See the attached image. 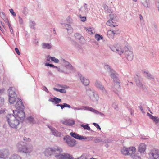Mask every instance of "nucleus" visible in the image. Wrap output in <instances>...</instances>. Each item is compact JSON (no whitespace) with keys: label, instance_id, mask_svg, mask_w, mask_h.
Instances as JSON below:
<instances>
[{"label":"nucleus","instance_id":"nucleus-53","mask_svg":"<svg viewBox=\"0 0 159 159\" xmlns=\"http://www.w3.org/2000/svg\"><path fill=\"white\" fill-rule=\"evenodd\" d=\"M93 125L96 127L97 129L101 130V128L98 124L95 123H93Z\"/></svg>","mask_w":159,"mask_h":159},{"label":"nucleus","instance_id":"nucleus-33","mask_svg":"<svg viewBox=\"0 0 159 159\" xmlns=\"http://www.w3.org/2000/svg\"><path fill=\"white\" fill-rule=\"evenodd\" d=\"M143 73L145 75V76L148 79H150V80H154V78L152 75L149 73L148 72L144 71Z\"/></svg>","mask_w":159,"mask_h":159},{"label":"nucleus","instance_id":"nucleus-28","mask_svg":"<svg viewBox=\"0 0 159 159\" xmlns=\"http://www.w3.org/2000/svg\"><path fill=\"white\" fill-rule=\"evenodd\" d=\"M93 141L95 143H99L100 142H103L104 143H109L108 139H107L106 140L102 141L101 139L99 137L95 138Z\"/></svg>","mask_w":159,"mask_h":159},{"label":"nucleus","instance_id":"nucleus-56","mask_svg":"<svg viewBox=\"0 0 159 159\" xmlns=\"http://www.w3.org/2000/svg\"><path fill=\"white\" fill-rule=\"evenodd\" d=\"M69 40L70 41L72 44L74 45H76L77 44V43H76V42L73 40L71 38H70Z\"/></svg>","mask_w":159,"mask_h":159},{"label":"nucleus","instance_id":"nucleus-51","mask_svg":"<svg viewBox=\"0 0 159 159\" xmlns=\"http://www.w3.org/2000/svg\"><path fill=\"white\" fill-rule=\"evenodd\" d=\"M87 30L88 31L89 33V34H92L94 33V29L93 30L91 28H89Z\"/></svg>","mask_w":159,"mask_h":159},{"label":"nucleus","instance_id":"nucleus-49","mask_svg":"<svg viewBox=\"0 0 159 159\" xmlns=\"http://www.w3.org/2000/svg\"><path fill=\"white\" fill-rule=\"evenodd\" d=\"M45 66H49L50 67H52L53 68H57V66H55L53 65L52 64H50L48 63H46L45 64Z\"/></svg>","mask_w":159,"mask_h":159},{"label":"nucleus","instance_id":"nucleus-5","mask_svg":"<svg viewBox=\"0 0 159 159\" xmlns=\"http://www.w3.org/2000/svg\"><path fill=\"white\" fill-rule=\"evenodd\" d=\"M63 139L65 142L70 147H74L77 143L76 141L74 139L68 135L65 137Z\"/></svg>","mask_w":159,"mask_h":159},{"label":"nucleus","instance_id":"nucleus-15","mask_svg":"<svg viewBox=\"0 0 159 159\" xmlns=\"http://www.w3.org/2000/svg\"><path fill=\"white\" fill-rule=\"evenodd\" d=\"M112 90L116 93L120 91V86L119 81L114 82V86L112 88Z\"/></svg>","mask_w":159,"mask_h":159},{"label":"nucleus","instance_id":"nucleus-40","mask_svg":"<svg viewBox=\"0 0 159 159\" xmlns=\"http://www.w3.org/2000/svg\"><path fill=\"white\" fill-rule=\"evenodd\" d=\"M99 90H100L101 91L102 93L104 94H107V90L105 88L104 86H103L101 88H100Z\"/></svg>","mask_w":159,"mask_h":159},{"label":"nucleus","instance_id":"nucleus-25","mask_svg":"<svg viewBox=\"0 0 159 159\" xmlns=\"http://www.w3.org/2000/svg\"><path fill=\"white\" fill-rule=\"evenodd\" d=\"M29 26L30 29L34 30L36 29V24L34 20L29 19Z\"/></svg>","mask_w":159,"mask_h":159},{"label":"nucleus","instance_id":"nucleus-7","mask_svg":"<svg viewBox=\"0 0 159 159\" xmlns=\"http://www.w3.org/2000/svg\"><path fill=\"white\" fill-rule=\"evenodd\" d=\"M70 134L74 138L79 140L88 139L89 140H92L93 138L92 137H84L83 136L79 135L75 132H71L70 133Z\"/></svg>","mask_w":159,"mask_h":159},{"label":"nucleus","instance_id":"nucleus-36","mask_svg":"<svg viewBox=\"0 0 159 159\" xmlns=\"http://www.w3.org/2000/svg\"><path fill=\"white\" fill-rule=\"evenodd\" d=\"M74 36L76 39H78L79 40H81L84 39L83 37L79 33H77L75 34Z\"/></svg>","mask_w":159,"mask_h":159},{"label":"nucleus","instance_id":"nucleus-46","mask_svg":"<svg viewBox=\"0 0 159 159\" xmlns=\"http://www.w3.org/2000/svg\"><path fill=\"white\" fill-rule=\"evenodd\" d=\"M4 99L3 97H0V107H2L4 104Z\"/></svg>","mask_w":159,"mask_h":159},{"label":"nucleus","instance_id":"nucleus-22","mask_svg":"<svg viewBox=\"0 0 159 159\" xmlns=\"http://www.w3.org/2000/svg\"><path fill=\"white\" fill-rule=\"evenodd\" d=\"M146 149V145L144 143H141L138 148V151L141 153H144Z\"/></svg>","mask_w":159,"mask_h":159},{"label":"nucleus","instance_id":"nucleus-11","mask_svg":"<svg viewBox=\"0 0 159 159\" xmlns=\"http://www.w3.org/2000/svg\"><path fill=\"white\" fill-rule=\"evenodd\" d=\"M81 82L85 86H88L89 84V80L86 77H84L81 74H78Z\"/></svg>","mask_w":159,"mask_h":159},{"label":"nucleus","instance_id":"nucleus-63","mask_svg":"<svg viewBox=\"0 0 159 159\" xmlns=\"http://www.w3.org/2000/svg\"><path fill=\"white\" fill-rule=\"evenodd\" d=\"M147 116H149L150 119H151L153 117V116L150 114L149 113H147Z\"/></svg>","mask_w":159,"mask_h":159},{"label":"nucleus","instance_id":"nucleus-34","mask_svg":"<svg viewBox=\"0 0 159 159\" xmlns=\"http://www.w3.org/2000/svg\"><path fill=\"white\" fill-rule=\"evenodd\" d=\"M103 7L105 9V10L107 12L109 13H112V11L111 10V7H108L106 5H103Z\"/></svg>","mask_w":159,"mask_h":159},{"label":"nucleus","instance_id":"nucleus-45","mask_svg":"<svg viewBox=\"0 0 159 159\" xmlns=\"http://www.w3.org/2000/svg\"><path fill=\"white\" fill-rule=\"evenodd\" d=\"M94 92V91L93 90H92L90 89H89L87 90V93L89 95L90 98H91V96H92V95L93 94Z\"/></svg>","mask_w":159,"mask_h":159},{"label":"nucleus","instance_id":"nucleus-60","mask_svg":"<svg viewBox=\"0 0 159 159\" xmlns=\"http://www.w3.org/2000/svg\"><path fill=\"white\" fill-rule=\"evenodd\" d=\"M2 15H1L0 17L3 19L5 17V15L4 13L2 11L1 12Z\"/></svg>","mask_w":159,"mask_h":159},{"label":"nucleus","instance_id":"nucleus-50","mask_svg":"<svg viewBox=\"0 0 159 159\" xmlns=\"http://www.w3.org/2000/svg\"><path fill=\"white\" fill-rule=\"evenodd\" d=\"M56 68L57 69V71L59 72L64 73H68L66 71H65L62 69H61L60 68L58 67H57V68Z\"/></svg>","mask_w":159,"mask_h":159},{"label":"nucleus","instance_id":"nucleus-59","mask_svg":"<svg viewBox=\"0 0 159 159\" xmlns=\"http://www.w3.org/2000/svg\"><path fill=\"white\" fill-rule=\"evenodd\" d=\"M15 50L17 54L19 55H20V52L19 51L18 49L17 48H16L15 49Z\"/></svg>","mask_w":159,"mask_h":159},{"label":"nucleus","instance_id":"nucleus-10","mask_svg":"<svg viewBox=\"0 0 159 159\" xmlns=\"http://www.w3.org/2000/svg\"><path fill=\"white\" fill-rule=\"evenodd\" d=\"M110 48L113 52L117 53L120 55L122 54L124 52L123 50L120 46H113L110 47Z\"/></svg>","mask_w":159,"mask_h":159},{"label":"nucleus","instance_id":"nucleus-39","mask_svg":"<svg viewBox=\"0 0 159 159\" xmlns=\"http://www.w3.org/2000/svg\"><path fill=\"white\" fill-rule=\"evenodd\" d=\"M95 37L97 41H98L100 39H102L103 38L102 35H100L98 34H96L95 36Z\"/></svg>","mask_w":159,"mask_h":159},{"label":"nucleus","instance_id":"nucleus-43","mask_svg":"<svg viewBox=\"0 0 159 159\" xmlns=\"http://www.w3.org/2000/svg\"><path fill=\"white\" fill-rule=\"evenodd\" d=\"M81 126L84 128L85 129L87 130H89L90 129V128L88 124H86V125L82 124L81 125Z\"/></svg>","mask_w":159,"mask_h":159},{"label":"nucleus","instance_id":"nucleus-48","mask_svg":"<svg viewBox=\"0 0 159 159\" xmlns=\"http://www.w3.org/2000/svg\"><path fill=\"white\" fill-rule=\"evenodd\" d=\"M131 156L134 159H141V158L139 156L135 154H134L131 155Z\"/></svg>","mask_w":159,"mask_h":159},{"label":"nucleus","instance_id":"nucleus-37","mask_svg":"<svg viewBox=\"0 0 159 159\" xmlns=\"http://www.w3.org/2000/svg\"><path fill=\"white\" fill-rule=\"evenodd\" d=\"M27 119L29 121L31 124H34L35 123V120L34 118L32 116L29 117L27 118Z\"/></svg>","mask_w":159,"mask_h":159},{"label":"nucleus","instance_id":"nucleus-19","mask_svg":"<svg viewBox=\"0 0 159 159\" xmlns=\"http://www.w3.org/2000/svg\"><path fill=\"white\" fill-rule=\"evenodd\" d=\"M126 57L128 60L131 61L133 58V54L132 51L129 50L125 51Z\"/></svg>","mask_w":159,"mask_h":159},{"label":"nucleus","instance_id":"nucleus-23","mask_svg":"<svg viewBox=\"0 0 159 159\" xmlns=\"http://www.w3.org/2000/svg\"><path fill=\"white\" fill-rule=\"evenodd\" d=\"M63 27L64 29L67 30L68 34H70L73 32V29L70 25L67 24H63Z\"/></svg>","mask_w":159,"mask_h":159},{"label":"nucleus","instance_id":"nucleus-16","mask_svg":"<svg viewBox=\"0 0 159 159\" xmlns=\"http://www.w3.org/2000/svg\"><path fill=\"white\" fill-rule=\"evenodd\" d=\"M61 62L65 66V67L67 69L69 70L70 71H73L74 68L71 65L69 62L66 61L64 59H62L61 60Z\"/></svg>","mask_w":159,"mask_h":159},{"label":"nucleus","instance_id":"nucleus-2","mask_svg":"<svg viewBox=\"0 0 159 159\" xmlns=\"http://www.w3.org/2000/svg\"><path fill=\"white\" fill-rule=\"evenodd\" d=\"M62 152V149L61 148L58 147H55L52 148H47L44 153L46 156H48L54 154L55 156L57 154H59Z\"/></svg>","mask_w":159,"mask_h":159},{"label":"nucleus","instance_id":"nucleus-24","mask_svg":"<svg viewBox=\"0 0 159 159\" xmlns=\"http://www.w3.org/2000/svg\"><path fill=\"white\" fill-rule=\"evenodd\" d=\"M49 101L55 103V104H59L61 102V100L57 97H54L53 98H50L48 100Z\"/></svg>","mask_w":159,"mask_h":159},{"label":"nucleus","instance_id":"nucleus-31","mask_svg":"<svg viewBox=\"0 0 159 159\" xmlns=\"http://www.w3.org/2000/svg\"><path fill=\"white\" fill-rule=\"evenodd\" d=\"M136 84L137 86L139 87L140 89L144 90L146 89V88L145 86L143 85L142 83L140 82V81H137V82H136Z\"/></svg>","mask_w":159,"mask_h":159},{"label":"nucleus","instance_id":"nucleus-57","mask_svg":"<svg viewBox=\"0 0 159 159\" xmlns=\"http://www.w3.org/2000/svg\"><path fill=\"white\" fill-rule=\"evenodd\" d=\"M134 79H135V80L136 82H137V81H140L139 77L137 75H136L134 77Z\"/></svg>","mask_w":159,"mask_h":159},{"label":"nucleus","instance_id":"nucleus-38","mask_svg":"<svg viewBox=\"0 0 159 159\" xmlns=\"http://www.w3.org/2000/svg\"><path fill=\"white\" fill-rule=\"evenodd\" d=\"M53 89L54 90H55L57 92H59L61 93H66V91L64 89H58L55 88H53Z\"/></svg>","mask_w":159,"mask_h":159},{"label":"nucleus","instance_id":"nucleus-62","mask_svg":"<svg viewBox=\"0 0 159 159\" xmlns=\"http://www.w3.org/2000/svg\"><path fill=\"white\" fill-rule=\"evenodd\" d=\"M109 32H111L114 34H118V33H117L116 31L115 30H113L111 31L110 30L109 31Z\"/></svg>","mask_w":159,"mask_h":159},{"label":"nucleus","instance_id":"nucleus-20","mask_svg":"<svg viewBox=\"0 0 159 159\" xmlns=\"http://www.w3.org/2000/svg\"><path fill=\"white\" fill-rule=\"evenodd\" d=\"M42 48L46 49H51L53 48V45L51 43H42L41 44Z\"/></svg>","mask_w":159,"mask_h":159},{"label":"nucleus","instance_id":"nucleus-9","mask_svg":"<svg viewBox=\"0 0 159 159\" xmlns=\"http://www.w3.org/2000/svg\"><path fill=\"white\" fill-rule=\"evenodd\" d=\"M83 107L84 109L92 112L96 114L99 115L101 116L104 117L105 116V115L103 113L99 112L98 110H96L91 107H89L86 106H84Z\"/></svg>","mask_w":159,"mask_h":159},{"label":"nucleus","instance_id":"nucleus-47","mask_svg":"<svg viewBox=\"0 0 159 159\" xmlns=\"http://www.w3.org/2000/svg\"><path fill=\"white\" fill-rule=\"evenodd\" d=\"M50 58L51 60L55 63H58L59 61V60L58 59L54 57H51Z\"/></svg>","mask_w":159,"mask_h":159},{"label":"nucleus","instance_id":"nucleus-54","mask_svg":"<svg viewBox=\"0 0 159 159\" xmlns=\"http://www.w3.org/2000/svg\"><path fill=\"white\" fill-rule=\"evenodd\" d=\"M23 13L25 14V15H27L28 13V10L26 8H24L23 11Z\"/></svg>","mask_w":159,"mask_h":159},{"label":"nucleus","instance_id":"nucleus-21","mask_svg":"<svg viewBox=\"0 0 159 159\" xmlns=\"http://www.w3.org/2000/svg\"><path fill=\"white\" fill-rule=\"evenodd\" d=\"M48 127L50 129L53 135L57 137H60L61 135V133L56 130L55 128H52V127L48 126Z\"/></svg>","mask_w":159,"mask_h":159},{"label":"nucleus","instance_id":"nucleus-58","mask_svg":"<svg viewBox=\"0 0 159 159\" xmlns=\"http://www.w3.org/2000/svg\"><path fill=\"white\" fill-rule=\"evenodd\" d=\"M80 20L81 21H82L83 22H84L86 21V17H85V16L81 17V16H80Z\"/></svg>","mask_w":159,"mask_h":159},{"label":"nucleus","instance_id":"nucleus-61","mask_svg":"<svg viewBox=\"0 0 159 159\" xmlns=\"http://www.w3.org/2000/svg\"><path fill=\"white\" fill-rule=\"evenodd\" d=\"M112 107L114 108L115 109H116L117 108V107L115 103H114L112 104Z\"/></svg>","mask_w":159,"mask_h":159},{"label":"nucleus","instance_id":"nucleus-1","mask_svg":"<svg viewBox=\"0 0 159 159\" xmlns=\"http://www.w3.org/2000/svg\"><path fill=\"white\" fill-rule=\"evenodd\" d=\"M20 98H18L15 107L17 110H13L14 114H9L6 116L7 120L9 126L11 128H17L20 123Z\"/></svg>","mask_w":159,"mask_h":159},{"label":"nucleus","instance_id":"nucleus-6","mask_svg":"<svg viewBox=\"0 0 159 159\" xmlns=\"http://www.w3.org/2000/svg\"><path fill=\"white\" fill-rule=\"evenodd\" d=\"M148 155L151 159H159V150L158 149H153L150 150Z\"/></svg>","mask_w":159,"mask_h":159},{"label":"nucleus","instance_id":"nucleus-41","mask_svg":"<svg viewBox=\"0 0 159 159\" xmlns=\"http://www.w3.org/2000/svg\"><path fill=\"white\" fill-rule=\"evenodd\" d=\"M61 109H63L64 107H66L69 108H71V106L66 103H64L63 104H60V106Z\"/></svg>","mask_w":159,"mask_h":159},{"label":"nucleus","instance_id":"nucleus-14","mask_svg":"<svg viewBox=\"0 0 159 159\" xmlns=\"http://www.w3.org/2000/svg\"><path fill=\"white\" fill-rule=\"evenodd\" d=\"M20 99V122L23 121L25 117V113L24 111L25 107Z\"/></svg>","mask_w":159,"mask_h":159},{"label":"nucleus","instance_id":"nucleus-42","mask_svg":"<svg viewBox=\"0 0 159 159\" xmlns=\"http://www.w3.org/2000/svg\"><path fill=\"white\" fill-rule=\"evenodd\" d=\"M10 159H20V157L17 154H14L11 156Z\"/></svg>","mask_w":159,"mask_h":159},{"label":"nucleus","instance_id":"nucleus-8","mask_svg":"<svg viewBox=\"0 0 159 159\" xmlns=\"http://www.w3.org/2000/svg\"><path fill=\"white\" fill-rule=\"evenodd\" d=\"M55 157L56 159H75L72 155L67 153L62 154L60 153L59 154H56L55 155Z\"/></svg>","mask_w":159,"mask_h":159},{"label":"nucleus","instance_id":"nucleus-35","mask_svg":"<svg viewBox=\"0 0 159 159\" xmlns=\"http://www.w3.org/2000/svg\"><path fill=\"white\" fill-rule=\"evenodd\" d=\"M104 68L105 70L109 73H110L114 70L112 69L110 66L108 65H105L104 66Z\"/></svg>","mask_w":159,"mask_h":159},{"label":"nucleus","instance_id":"nucleus-12","mask_svg":"<svg viewBox=\"0 0 159 159\" xmlns=\"http://www.w3.org/2000/svg\"><path fill=\"white\" fill-rule=\"evenodd\" d=\"M9 155V150L3 149L0 150V158L5 159Z\"/></svg>","mask_w":159,"mask_h":159},{"label":"nucleus","instance_id":"nucleus-13","mask_svg":"<svg viewBox=\"0 0 159 159\" xmlns=\"http://www.w3.org/2000/svg\"><path fill=\"white\" fill-rule=\"evenodd\" d=\"M110 19L107 22V24L111 27H115L116 25V24L113 22L114 17H115L116 15L113 14H110Z\"/></svg>","mask_w":159,"mask_h":159},{"label":"nucleus","instance_id":"nucleus-29","mask_svg":"<svg viewBox=\"0 0 159 159\" xmlns=\"http://www.w3.org/2000/svg\"><path fill=\"white\" fill-rule=\"evenodd\" d=\"M142 5L145 7L148 8L150 5L149 0H141Z\"/></svg>","mask_w":159,"mask_h":159},{"label":"nucleus","instance_id":"nucleus-26","mask_svg":"<svg viewBox=\"0 0 159 159\" xmlns=\"http://www.w3.org/2000/svg\"><path fill=\"white\" fill-rule=\"evenodd\" d=\"M80 13L82 14H85L88 12L87 5L86 4H84L83 6L79 9Z\"/></svg>","mask_w":159,"mask_h":159},{"label":"nucleus","instance_id":"nucleus-30","mask_svg":"<svg viewBox=\"0 0 159 159\" xmlns=\"http://www.w3.org/2000/svg\"><path fill=\"white\" fill-rule=\"evenodd\" d=\"M95 87L98 89H99L104 85L102 84L101 82L98 80H96L94 84Z\"/></svg>","mask_w":159,"mask_h":159},{"label":"nucleus","instance_id":"nucleus-3","mask_svg":"<svg viewBox=\"0 0 159 159\" xmlns=\"http://www.w3.org/2000/svg\"><path fill=\"white\" fill-rule=\"evenodd\" d=\"M9 101L11 104H13L15 102L17 98L15 89L12 87L9 88L8 90Z\"/></svg>","mask_w":159,"mask_h":159},{"label":"nucleus","instance_id":"nucleus-55","mask_svg":"<svg viewBox=\"0 0 159 159\" xmlns=\"http://www.w3.org/2000/svg\"><path fill=\"white\" fill-rule=\"evenodd\" d=\"M75 159H87L86 157L83 155H82L79 157L75 158Z\"/></svg>","mask_w":159,"mask_h":159},{"label":"nucleus","instance_id":"nucleus-44","mask_svg":"<svg viewBox=\"0 0 159 159\" xmlns=\"http://www.w3.org/2000/svg\"><path fill=\"white\" fill-rule=\"evenodd\" d=\"M151 119H152L153 121L155 122L156 124L159 122V118L158 117L153 116V117Z\"/></svg>","mask_w":159,"mask_h":159},{"label":"nucleus","instance_id":"nucleus-52","mask_svg":"<svg viewBox=\"0 0 159 159\" xmlns=\"http://www.w3.org/2000/svg\"><path fill=\"white\" fill-rule=\"evenodd\" d=\"M9 11L13 16L15 17L16 16V13L14 12L13 10L12 9H10Z\"/></svg>","mask_w":159,"mask_h":159},{"label":"nucleus","instance_id":"nucleus-27","mask_svg":"<svg viewBox=\"0 0 159 159\" xmlns=\"http://www.w3.org/2000/svg\"><path fill=\"white\" fill-rule=\"evenodd\" d=\"M62 123L65 125L70 126L74 125L75 121L73 120H68L62 121Z\"/></svg>","mask_w":159,"mask_h":159},{"label":"nucleus","instance_id":"nucleus-4","mask_svg":"<svg viewBox=\"0 0 159 159\" xmlns=\"http://www.w3.org/2000/svg\"><path fill=\"white\" fill-rule=\"evenodd\" d=\"M136 149L134 147H132L129 148L123 147L121 149L122 154L124 155H131L135 154Z\"/></svg>","mask_w":159,"mask_h":159},{"label":"nucleus","instance_id":"nucleus-18","mask_svg":"<svg viewBox=\"0 0 159 159\" xmlns=\"http://www.w3.org/2000/svg\"><path fill=\"white\" fill-rule=\"evenodd\" d=\"M110 76L113 79L114 82L119 81L118 79V75L114 70L110 73Z\"/></svg>","mask_w":159,"mask_h":159},{"label":"nucleus","instance_id":"nucleus-17","mask_svg":"<svg viewBox=\"0 0 159 159\" xmlns=\"http://www.w3.org/2000/svg\"><path fill=\"white\" fill-rule=\"evenodd\" d=\"M32 150V147L27 148L26 146H24L20 149V153L29 154L31 152Z\"/></svg>","mask_w":159,"mask_h":159},{"label":"nucleus","instance_id":"nucleus-64","mask_svg":"<svg viewBox=\"0 0 159 159\" xmlns=\"http://www.w3.org/2000/svg\"><path fill=\"white\" fill-rule=\"evenodd\" d=\"M23 140L24 141H28V142H30L31 140L30 139H29V138L27 139L26 137H24L23 138Z\"/></svg>","mask_w":159,"mask_h":159},{"label":"nucleus","instance_id":"nucleus-32","mask_svg":"<svg viewBox=\"0 0 159 159\" xmlns=\"http://www.w3.org/2000/svg\"><path fill=\"white\" fill-rule=\"evenodd\" d=\"M90 99L93 101H97L98 99V96L97 94L95 93V92L91 96Z\"/></svg>","mask_w":159,"mask_h":159}]
</instances>
